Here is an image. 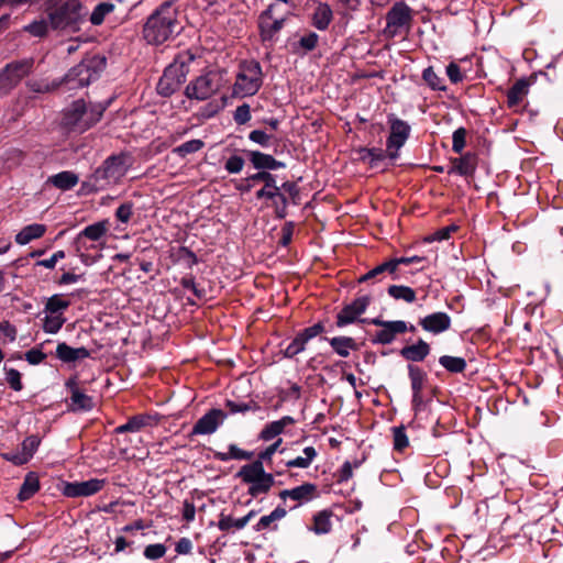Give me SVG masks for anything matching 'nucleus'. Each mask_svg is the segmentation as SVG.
<instances>
[{"label":"nucleus","mask_w":563,"mask_h":563,"mask_svg":"<svg viewBox=\"0 0 563 563\" xmlns=\"http://www.w3.org/2000/svg\"><path fill=\"white\" fill-rule=\"evenodd\" d=\"M282 438L277 439L276 442L269 444L257 453L255 461H252L240 467L235 474V478L241 479V483L249 485V496L251 498H257L262 495H266L272 490L274 486V477L272 473H266L263 463H269L274 453L278 451L282 445Z\"/></svg>","instance_id":"obj_1"},{"label":"nucleus","mask_w":563,"mask_h":563,"mask_svg":"<svg viewBox=\"0 0 563 563\" xmlns=\"http://www.w3.org/2000/svg\"><path fill=\"white\" fill-rule=\"evenodd\" d=\"M133 164V157L128 152L112 154L97 167L90 176L81 183V191L85 194L104 190L121 180L129 167Z\"/></svg>","instance_id":"obj_2"},{"label":"nucleus","mask_w":563,"mask_h":563,"mask_svg":"<svg viewBox=\"0 0 563 563\" xmlns=\"http://www.w3.org/2000/svg\"><path fill=\"white\" fill-rule=\"evenodd\" d=\"M45 11L53 30L77 31L85 15L79 0H49Z\"/></svg>","instance_id":"obj_3"},{"label":"nucleus","mask_w":563,"mask_h":563,"mask_svg":"<svg viewBox=\"0 0 563 563\" xmlns=\"http://www.w3.org/2000/svg\"><path fill=\"white\" fill-rule=\"evenodd\" d=\"M175 29V12L169 3L157 9L143 25V38L148 44L164 43Z\"/></svg>","instance_id":"obj_4"},{"label":"nucleus","mask_w":563,"mask_h":563,"mask_svg":"<svg viewBox=\"0 0 563 563\" xmlns=\"http://www.w3.org/2000/svg\"><path fill=\"white\" fill-rule=\"evenodd\" d=\"M106 68V58L99 55L85 58L73 67L64 77L69 89L88 86L96 80Z\"/></svg>","instance_id":"obj_5"},{"label":"nucleus","mask_w":563,"mask_h":563,"mask_svg":"<svg viewBox=\"0 0 563 563\" xmlns=\"http://www.w3.org/2000/svg\"><path fill=\"white\" fill-rule=\"evenodd\" d=\"M192 59L194 56L188 53L185 56L179 55L173 64L166 67L157 82V92L167 97L178 90L189 73L188 64Z\"/></svg>","instance_id":"obj_6"},{"label":"nucleus","mask_w":563,"mask_h":563,"mask_svg":"<svg viewBox=\"0 0 563 563\" xmlns=\"http://www.w3.org/2000/svg\"><path fill=\"white\" fill-rule=\"evenodd\" d=\"M224 75L222 70H210L200 75L186 87V96L196 101L209 99L225 84Z\"/></svg>","instance_id":"obj_7"},{"label":"nucleus","mask_w":563,"mask_h":563,"mask_svg":"<svg viewBox=\"0 0 563 563\" xmlns=\"http://www.w3.org/2000/svg\"><path fill=\"white\" fill-rule=\"evenodd\" d=\"M35 59L25 57L14 59L0 69V95H7L13 90L24 78L32 74Z\"/></svg>","instance_id":"obj_8"},{"label":"nucleus","mask_w":563,"mask_h":563,"mask_svg":"<svg viewBox=\"0 0 563 563\" xmlns=\"http://www.w3.org/2000/svg\"><path fill=\"white\" fill-rule=\"evenodd\" d=\"M106 108H74L64 112L63 126L68 132L82 133L100 121Z\"/></svg>","instance_id":"obj_9"},{"label":"nucleus","mask_w":563,"mask_h":563,"mask_svg":"<svg viewBox=\"0 0 563 563\" xmlns=\"http://www.w3.org/2000/svg\"><path fill=\"white\" fill-rule=\"evenodd\" d=\"M262 85V70L256 62L243 63L233 86V96L245 98L257 92Z\"/></svg>","instance_id":"obj_10"},{"label":"nucleus","mask_w":563,"mask_h":563,"mask_svg":"<svg viewBox=\"0 0 563 563\" xmlns=\"http://www.w3.org/2000/svg\"><path fill=\"white\" fill-rule=\"evenodd\" d=\"M255 179H262L265 183V186H262V188L256 190L255 198L257 200L266 199L271 201L273 211H275L276 219H286L288 198L286 194L280 191V188L277 186V178L257 176V178H254V180Z\"/></svg>","instance_id":"obj_11"},{"label":"nucleus","mask_w":563,"mask_h":563,"mask_svg":"<svg viewBox=\"0 0 563 563\" xmlns=\"http://www.w3.org/2000/svg\"><path fill=\"white\" fill-rule=\"evenodd\" d=\"M371 305V297L368 295L358 296L353 299V301L343 306L341 311L336 314V321H334V325L338 329H343L349 324L354 323H368L369 319H362V317L368 306Z\"/></svg>","instance_id":"obj_12"},{"label":"nucleus","mask_w":563,"mask_h":563,"mask_svg":"<svg viewBox=\"0 0 563 563\" xmlns=\"http://www.w3.org/2000/svg\"><path fill=\"white\" fill-rule=\"evenodd\" d=\"M368 324L380 328L372 336L374 345H389L398 335L407 332V322L405 320H384L376 317L368 320Z\"/></svg>","instance_id":"obj_13"},{"label":"nucleus","mask_w":563,"mask_h":563,"mask_svg":"<svg viewBox=\"0 0 563 563\" xmlns=\"http://www.w3.org/2000/svg\"><path fill=\"white\" fill-rule=\"evenodd\" d=\"M411 21L410 8L402 3H395L386 14V27L384 33L388 37H395L404 27H408Z\"/></svg>","instance_id":"obj_14"},{"label":"nucleus","mask_w":563,"mask_h":563,"mask_svg":"<svg viewBox=\"0 0 563 563\" xmlns=\"http://www.w3.org/2000/svg\"><path fill=\"white\" fill-rule=\"evenodd\" d=\"M65 388L69 393V400L66 401V405L70 412H87L96 406L92 397L80 389L76 376H71L65 382Z\"/></svg>","instance_id":"obj_15"},{"label":"nucleus","mask_w":563,"mask_h":563,"mask_svg":"<svg viewBox=\"0 0 563 563\" xmlns=\"http://www.w3.org/2000/svg\"><path fill=\"white\" fill-rule=\"evenodd\" d=\"M104 486V478H90L86 482H63L60 493L68 498L89 497L101 492Z\"/></svg>","instance_id":"obj_16"},{"label":"nucleus","mask_w":563,"mask_h":563,"mask_svg":"<svg viewBox=\"0 0 563 563\" xmlns=\"http://www.w3.org/2000/svg\"><path fill=\"white\" fill-rule=\"evenodd\" d=\"M277 4H271L260 15L258 24L263 41H272L285 24L286 15H277Z\"/></svg>","instance_id":"obj_17"},{"label":"nucleus","mask_w":563,"mask_h":563,"mask_svg":"<svg viewBox=\"0 0 563 563\" xmlns=\"http://www.w3.org/2000/svg\"><path fill=\"white\" fill-rule=\"evenodd\" d=\"M389 135L386 137V146L395 151H400L405 146L408 137H410V125L396 118L395 113L388 114Z\"/></svg>","instance_id":"obj_18"},{"label":"nucleus","mask_w":563,"mask_h":563,"mask_svg":"<svg viewBox=\"0 0 563 563\" xmlns=\"http://www.w3.org/2000/svg\"><path fill=\"white\" fill-rule=\"evenodd\" d=\"M358 155L357 159L362 163H367L369 167L375 168L377 163L382 162L385 158H389L391 162L399 158V151L389 148L386 146L385 150L380 147H367L362 146L354 150Z\"/></svg>","instance_id":"obj_19"},{"label":"nucleus","mask_w":563,"mask_h":563,"mask_svg":"<svg viewBox=\"0 0 563 563\" xmlns=\"http://www.w3.org/2000/svg\"><path fill=\"white\" fill-rule=\"evenodd\" d=\"M227 413L223 409H210L195 422L191 435L212 434L224 422Z\"/></svg>","instance_id":"obj_20"},{"label":"nucleus","mask_w":563,"mask_h":563,"mask_svg":"<svg viewBox=\"0 0 563 563\" xmlns=\"http://www.w3.org/2000/svg\"><path fill=\"white\" fill-rule=\"evenodd\" d=\"M452 320L446 312H432L419 319V325L426 332L434 335L446 332L451 329Z\"/></svg>","instance_id":"obj_21"},{"label":"nucleus","mask_w":563,"mask_h":563,"mask_svg":"<svg viewBox=\"0 0 563 563\" xmlns=\"http://www.w3.org/2000/svg\"><path fill=\"white\" fill-rule=\"evenodd\" d=\"M246 157H249L250 163L254 166L257 172L266 170H278L280 168H285L286 164L284 162H279L274 158L271 154H265L256 150H244Z\"/></svg>","instance_id":"obj_22"},{"label":"nucleus","mask_w":563,"mask_h":563,"mask_svg":"<svg viewBox=\"0 0 563 563\" xmlns=\"http://www.w3.org/2000/svg\"><path fill=\"white\" fill-rule=\"evenodd\" d=\"M95 353V347H73L66 342L58 343L57 350H55V356H57L59 361L68 364L91 357Z\"/></svg>","instance_id":"obj_23"},{"label":"nucleus","mask_w":563,"mask_h":563,"mask_svg":"<svg viewBox=\"0 0 563 563\" xmlns=\"http://www.w3.org/2000/svg\"><path fill=\"white\" fill-rule=\"evenodd\" d=\"M391 276V280H398L399 275L397 274V267L389 260L383 262L379 265L374 266L371 271L358 277V284L368 282L379 283L385 279L386 276Z\"/></svg>","instance_id":"obj_24"},{"label":"nucleus","mask_w":563,"mask_h":563,"mask_svg":"<svg viewBox=\"0 0 563 563\" xmlns=\"http://www.w3.org/2000/svg\"><path fill=\"white\" fill-rule=\"evenodd\" d=\"M431 353V346L426 341L419 339L415 344H406L399 351L400 357L405 358L409 364L420 363Z\"/></svg>","instance_id":"obj_25"},{"label":"nucleus","mask_w":563,"mask_h":563,"mask_svg":"<svg viewBox=\"0 0 563 563\" xmlns=\"http://www.w3.org/2000/svg\"><path fill=\"white\" fill-rule=\"evenodd\" d=\"M279 497L283 500L292 499L299 503H307L317 497V485L306 482L301 486L280 490Z\"/></svg>","instance_id":"obj_26"},{"label":"nucleus","mask_w":563,"mask_h":563,"mask_svg":"<svg viewBox=\"0 0 563 563\" xmlns=\"http://www.w3.org/2000/svg\"><path fill=\"white\" fill-rule=\"evenodd\" d=\"M322 340L328 342L329 345H331L333 353L343 358L349 357L350 352H356L360 350V346L363 345L358 344L357 341L351 336H323Z\"/></svg>","instance_id":"obj_27"},{"label":"nucleus","mask_w":563,"mask_h":563,"mask_svg":"<svg viewBox=\"0 0 563 563\" xmlns=\"http://www.w3.org/2000/svg\"><path fill=\"white\" fill-rule=\"evenodd\" d=\"M333 510H319L312 516V523L308 529L317 536H325L332 531Z\"/></svg>","instance_id":"obj_28"},{"label":"nucleus","mask_w":563,"mask_h":563,"mask_svg":"<svg viewBox=\"0 0 563 563\" xmlns=\"http://www.w3.org/2000/svg\"><path fill=\"white\" fill-rule=\"evenodd\" d=\"M296 420L290 416H285L277 421H271L261 430L260 439L262 441H271L283 433L286 427L295 424Z\"/></svg>","instance_id":"obj_29"},{"label":"nucleus","mask_w":563,"mask_h":563,"mask_svg":"<svg viewBox=\"0 0 563 563\" xmlns=\"http://www.w3.org/2000/svg\"><path fill=\"white\" fill-rule=\"evenodd\" d=\"M161 266L162 263L159 262L157 247L153 245L143 246L142 272L152 274L151 279H153L154 275L159 273Z\"/></svg>","instance_id":"obj_30"},{"label":"nucleus","mask_w":563,"mask_h":563,"mask_svg":"<svg viewBox=\"0 0 563 563\" xmlns=\"http://www.w3.org/2000/svg\"><path fill=\"white\" fill-rule=\"evenodd\" d=\"M406 368L407 377L410 380L411 394H422L428 382L427 372L416 364H409Z\"/></svg>","instance_id":"obj_31"},{"label":"nucleus","mask_w":563,"mask_h":563,"mask_svg":"<svg viewBox=\"0 0 563 563\" xmlns=\"http://www.w3.org/2000/svg\"><path fill=\"white\" fill-rule=\"evenodd\" d=\"M41 440L38 435L32 434L27 437L22 442V454L13 455L12 457H8V460L18 465L29 462V460L33 457L35 451L38 449Z\"/></svg>","instance_id":"obj_32"},{"label":"nucleus","mask_w":563,"mask_h":563,"mask_svg":"<svg viewBox=\"0 0 563 563\" xmlns=\"http://www.w3.org/2000/svg\"><path fill=\"white\" fill-rule=\"evenodd\" d=\"M332 19L333 12L330 5L328 3L320 2L312 14L311 23L317 30L324 31L329 27Z\"/></svg>","instance_id":"obj_33"},{"label":"nucleus","mask_w":563,"mask_h":563,"mask_svg":"<svg viewBox=\"0 0 563 563\" xmlns=\"http://www.w3.org/2000/svg\"><path fill=\"white\" fill-rule=\"evenodd\" d=\"M286 516H287V510L284 507L279 506V507L275 508L274 510H272V512H269L265 516H262L260 521H257L256 525L254 526V531L260 532V531H265L267 529H271L274 531L277 529V526L274 525V522L285 518Z\"/></svg>","instance_id":"obj_34"},{"label":"nucleus","mask_w":563,"mask_h":563,"mask_svg":"<svg viewBox=\"0 0 563 563\" xmlns=\"http://www.w3.org/2000/svg\"><path fill=\"white\" fill-rule=\"evenodd\" d=\"M45 232L46 227L44 224L33 223L19 231L16 238H14V241H16V243L20 245H24L34 240H38L45 234Z\"/></svg>","instance_id":"obj_35"},{"label":"nucleus","mask_w":563,"mask_h":563,"mask_svg":"<svg viewBox=\"0 0 563 563\" xmlns=\"http://www.w3.org/2000/svg\"><path fill=\"white\" fill-rule=\"evenodd\" d=\"M213 457L223 463L230 460L251 461L253 459V452L241 450L236 444L231 443L229 451L225 453L213 450Z\"/></svg>","instance_id":"obj_36"},{"label":"nucleus","mask_w":563,"mask_h":563,"mask_svg":"<svg viewBox=\"0 0 563 563\" xmlns=\"http://www.w3.org/2000/svg\"><path fill=\"white\" fill-rule=\"evenodd\" d=\"M47 183L57 189L69 190L77 185L78 177L70 170H63L49 176Z\"/></svg>","instance_id":"obj_37"},{"label":"nucleus","mask_w":563,"mask_h":563,"mask_svg":"<svg viewBox=\"0 0 563 563\" xmlns=\"http://www.w3.org/2000/svg\"><path fill=\"white\" fill-rule=\"evenodd\" d=\"M40 489V481L38 476L35 473H27L26 477H24V481L22 483V486H20L18 499L20 501H25L30 498H32L35 493H37Z\"/></svg>","instance_id":"obj_38"},{"label":"nucleus","mask_w":563,"mask_h":563,"mask_svg":"<svg viewBox=\"0 0 563 563\" xmlns=\"http://www.w3.org/2000/svg\"><path fill=\"white\" fill-rule=\"evenodd\" d=\"M172 260L176 264H180L188 269L199 263L195 253L186 246H178L172 252Z\"/></svg>","instance_id":"obj_39"},{"label":"nucleus","mask_w":563,"mask_h":563,"mask_svg":"<svg viewBox=\"0 0 563 563\" xmlns=\"http://www.w3.org/2000/svg\"><path fill=\"white\" fill-rule=\"evenodd\" d=\"M529 87L530 82L527 79L522 78L517 80L507 93L509 106H514L523 101V98L529 92Z\"/></svg>","instance_id":"obj_40"},{"label":"nucleus","mask_w":563,"mask_h":563,"mask_svg":"<svg viewBox=\"0 0 563 563\" xmlns=\"http://www.w3.org/2000/svg\"><path fill=\"white\" fill-rule=\"evenodd\" d=\"M108 231V224L106 221L95 222L86 227L79 234H77V241L87 239L91 241H99Z\"/></svg>","instance_id":"obj_41"},{"label":"nucleus","mask_w":563,"mask_h":563,"mask_svg":"<svg viewBox=\"0 0 563 563\" xmlns=\"http://www.w3.org/2000/svg\"><path fill=\"white\" fill-rule=\"evenodd\" d=\"M440 365L449 373L457 374L466 369L467 363L462 356L444 355L438 358Z\"/></svg>","instance_id":"obj_42"},{"label":"nucleus","mask_w":563,"mask_h":563,"mask_svg":"<svg viewBox=\"0 0 563 563\" xmlns=\"http://www.w3.org/2000/svg\"><path fill=\"white\" fill-rule=\"evenodd\" d=\"M388 295L394 299L402 300L406 303H412L416 301L415 289L404 285H390L388 287Z\"/></svg>","instance_id":"obj_43"},{"label":"nucleus","mask_w":563,"mask_h":563,"mask_svg":"<svg viewBox=\"0 0 563 563\" xmlns=\"http://www.w3.org/2000/svg\"><path fill=\"white\" fill-rule=\"evenodd\" d=\"M460 165H457V175L460 176H472L477 167V155L475 153L467 152L466 154H460Z\"/></svg>","instance_id":"obj_44"},{"label":"nucleus","mask_w":563,"mask_h":563,"mask_svg":"<svg viewBox=\"0 0 563 563\" xmlns=\"http://www.w3.org/2000/svg\"><path fill=\"white\" fill-rule=\"evenodd\" d=\"M303 455L306 456H298L295 459H291L286 462V467L292 468V467H300V468H308L311 466V463L314 459H317V450L313 449V446H307L302 450Z\"/></svg>","instance_id":"obj_45"},{"label":"nucleus","mask_w":563,"mask_h":563,"mask_svg":"<svg viewBox=\"0 0 563 563\" xmlns=\"http://www.w3.org/2000/svg\"><path fill=\"white\" fill-rule=\"evenodd\" d=\"M257 176H267L269 178H276L277 179V176L272 174V173H269V172H266V170L256 172V173L251 174L247 177L243 178L242 181L236 184L235 185V190L241 192V194L250 192L251 189L253 187H255V185L257 183H263L262 179H255L254 180V178H257Z\"/></svg>","instance_id":"obj_46"},{"label":"nucleus","mask_w":563,"mask_h":563,"mask_svg":"<svg viewBox=\"0 0 563 563\" xmlns=\"http://www.w3.org/2000/svg\"><path fill=\"white\" fill-rule=\"evenodd\" d=\"M70 301L64 298V295H54L45 302L44 311L51 314L62 313L69 309Z\"/></svg>","instance_id":"obj_47"},{"label":"nucleus","mask_w":563,"mask_h":563,"mask_svg":"<svg viewBox=\"0 0 563 563\" xmlns=\"http://www.w3.org/2000/svg\"><path fill=\"white\" fill-rule=\"evenodd\" d=\"M224 406L227 410H229L230 415H245L249 411H257L261 409V406L257 405V402L254 400L249 402H235L233 400L227 399Z\"/></svg>","instance_id":"obj_48"},{"label":"nucleus","mask_w":563,"mask_h":563,"mask_svg":"<svg viewBox=\"0 0 563 563\" xmlns=\"http://www.w3.org/2000/svg\"><path fill=\"white\" fill-rule=\"evenodd\" d=\"M60 82L52 81L47 79H32L26 81V88L30 92L42 95L56 89Z\"/></svg>","instance_id":"obj_49"},{"label":"nucleus","mask_w":563,"mask_h":563,"mask_svg":"<svg viewBox=\"0 0 563 563\" xmlns=\"http://www.w3.org/2000/svg\"><path fill=\"white\" fill-rule=\"evenodd\" d=\"M114 4L112 2L106 1L97 4L93 11L90 14V22L92 25H100L103 23L104 18L113 12Z\"/></svg>","instance_id":"obj_50"},{"label":"nucleus","mask_w":563,"mask_h":563,"mask_svg":"<svg viewBox=\"0 0 563 563\" xmlns=\"http://www.w3.org/2000/svg\"><path fill=\"white\" fill-rule=\"evenodd\" d=\"M140 431V415L131 418L126 423L122 426H118L115 428L117 434H123L122 442L124 443H131L132 438L128 435V433H137Z\"/></svg>","instance_id":"obj_51"},{"label":"nucleus","mask_w":563,"mask_h":563,"mask_svg":"<svg viewBox=\"0 0 563 563\" xmlns=\"http://www.w3.org/2000/svg\"><path fill=\"white\" fill-rule=\"evenodd\" d=\"M205 146V142L198 139H194L191 141H187L178 145L173 150L174 154H177L179 157L185 158L187 155H191Z\"/></svg>","instance_id":"obj_52"},{"label":"nucleus","mask_w":563,"mask_h":563,"mask_svg":"<svg viewBox=\"0 0 563 563\" xmlns=\"http://www.w3.org/2000/svg\"><path fill=\"white\" fill-rule=\"evenodd\" d=\"M422 79L433 90H444L445 89L444 79L440 76V74L435 73V70L432 66H430L423 70Z\"/></svg>","instance_id":"obj_53"},{"label":"nucleus","mask_w":563,"mask_h":563,"mask_svg":"<svg viewBox=\"0 0 563 563\" xmlns=\"http://www.w3.org/2000/svg\"><path fill=\"white\" fill-rule=\"evenodd\" d=\"M309 340L303 336L296 335L295 339L291 340L289 344L283 350V356L287 358H292L298 354L302 353L305 350V345H307Z\"/></svg>","instance_id":"obj_54"},{"label":"nucleus","mask_w":563,"mask_h":563,"mask_svg":"<svg viewBox=\"0 0 563 563\" xmlns=\"http://www.w3.org/2000/svg\"><path fill=\"white\" fill-rule=\"evenodd\" d=\"M49 343H51L49 340L44 341L42 344H40L38 347H32L26 353H24V358H26V362L29 364H31L32 366H37V365L42 364L46 358V354L43 353V351L41 349Z\"/></svg>","instance_id":"obj_55"},{"label":"nucleus","mask_w":563,"mask_h":563,"mask_svg":"<svg viewBox=\"0 0 563 563\" xmlns=\"http://www.w3.org/2000/svg\"><path fill=\"white\" fill-rule=\"evenodd\" d=\"M49 26V20L41 19L25 25L23 31L30 33L33 36L43 37L47 34Z\"/></svg>","instance_id":"obj_56"},{"label":"nucleus","mask_w":563,"mask_h":563,"mask_svg":"<svg viewBox=\"0 0 563 563\" xmlns=\"http://www.w3.org/2000/svg\"><path fill=\"white\" fill-rule=\"evenodd\" d=\"M391 434H394V450L396 452H402L408 446V438L405 431V426H396L391 428Z\"/></svg>","instance_id":"obj_57"},{"label":"nucleus","mask_w":563,"mask_h":563,"mask_svg":"<svg viewBox=\"0 0 563 563\" xmlns=\"http://www.w3.org/2000/svg\"><path fill=\"white\" fill-rule=\"evenodd\" d=\"M467 131L465 128H460L453 131L452 134V151L456 155H462L464 147L466 146Z\"/></svg>","instance_id":"obj_58"},{"label":"nucleus","mask_w":563,"mask_h":563,"mask_svg":"<svg viewBox=\"0 0 563 563\" xmlns=\"http://www.w3.org/2000/svg\"><path fill=\"white\" fill-rule=\"evenodd\" d=\"M459 227L456 224H451L444 228H441L433 232L432 234L426 236V243H432L435 241L449 240L453 232H456Z\"/></svg>","instance_id":"obj_59"},{"label":"nucleus","mask_w":563,"mask_h":563,"mask_svg":"<svg viewBox=\"0 0 563 563\" xmlns=\"http://www.w3.org/2000/svg\"><path fill=\"white\" fill-rule=\"evenodd\" d=\"M65 323V319L60 316H45L43 330L46 333H57Z\"/></svg>","instance_id":"obj_60"},{"label":"nucleus","mask_w":563,"mask_h":563,"mask_svg":"<svg viewBox=\"0 0 563 563\" xmlns=\"http://www.w3.org/2000/svg\"><path fill=\"white\" fill-rule=\"evenodd\" d=\"M245 166V159L239 155H231L224 163V169L230 175L240 174Z\"/></svg>","instance_id":"obj_61"},{"label":"nucleus","mask_w":563,"mask_h":563,"mask_svg":"<svg viewBox=\"0 0 563 563\" xmlns=\"http://www.w3.org/2000/svg\"><path fill=\"white\" fill-rule=\"evenodd\" d=\"M327 328H324V322L321 320L316 322L313 325L301 330L299 333H297V335L311 341L316 336L323 334Z\"/></svg>","instance_id":"obj_62"},{"label":"nucleus","mask_w":563,"mask_h":563,"mask_svg":"<svg viewBox=\"0 0 563 563\" xmlns=\"http://www.w3.org/2000/svg\"><path fill=\"white\" fill-rule=\"evenodd\" d=\"M4 374H7V382L9 387H11L14 391L23 390V383L21 382V374L15 368H4Z\"/></svg>","instance_id":"obj_63"},{"label":"nucleus","mask_w":563,"mask_h":563,"mask_svg":"<svg viewBox=\"0 0 563 563\" xmlns=\"http://www.w3.org/2000/svg\"><path fill=\"white\" fill-rule=\"evenodd\" d=\"M165 552H167V548H165L163 543H153L145 548L143 555L151 560H158L163 558Z\"/></svg>","instance_id":"obj_64"}]
</instances>
